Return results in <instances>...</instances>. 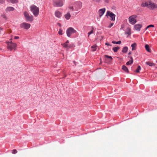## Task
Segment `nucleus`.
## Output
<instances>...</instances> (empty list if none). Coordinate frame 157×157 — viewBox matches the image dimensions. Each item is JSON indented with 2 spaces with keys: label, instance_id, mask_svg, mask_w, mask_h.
Returning a JSON list of instances; mask_svg holds the SVG:
<instances>
[{
  "label": "nucleus",
  "instance_id": "nucleus-1",
  "mask_svg": "<svg viewBox=\"0 0 157 157\" xmlns=\"http://www.w3.org/2000/svg\"><path fill=\"white\" fill-rule=\"evenodd\" d=\"M82 2L80 1L74 2L73 6H69V9L72 11L77 12L78 13L79 10L82 8Z\"/></svg>",
  "mask_w": 157,
  "mask_h": 157
},
{
  "label": "nucleus",
  "instance_id": "nucleus-2",
  "mask_svg": "<svg viewBox=\"0 0 157 157\" xmlns=\"http://www.w3.org/2000/svg\"><path fill=\"white\" fill-rule=\"evenodd\" d=\"M31 11L33 13L35 17H37L39 13V10L38 7L34 5H32L30 7Z\"/></svg>",
  "mask_w": 157,
  "mask_h": 157
},
{
  "label": "nucleus",
  "instance_id": "nucleus-3",
  "mask_svg": "<svg viewBox=\"0 0 157 157\" xmlns=\"http://www.w3.org/2000/svg\"><path fill=\"white\" fill-rule=\"evenodd\" d=\"M64 0H52V5L55 7H60L64 4Z\"/></svg>",
  "mask_w": 157,
  "mask_h": 157
},
{
  "label": "nucleus",
  "instance_id": "nucleus-4",
  "mask_svg": "<svg viewBox=\"0 0 157 157\" xmlns=\"http://www.w3.org/2000/svg\"><path fill=\"white\" fill-rule=\"evenodd\" d=\"M6 43L7 44V48L8 49L10 50L13 49L16 50L17 46V44H16L13 43L11 40V42L7 41Z\"/></svg>",
  "mask_w": 157,
  "mask_h": 157
},
{
  "label": "nucleus",
  "instance_id": "nucleus-5",
  "mask_svg": "<svg viewBox=\"0 0 157 157\" xmlns=\"http://www.w3.org/2000/svg\"><path fill=\"white\" fill-rule=\"evenodd\" d=\"M24 15L26 21L32 22L33 21L34 18L33 16L30 15L27 11H25L24 12Z\"/></svg>",
  "mask_w": 157,
  "mask_h": 157
},
{
  "label": "nucleus",
  "instance_id": "nucleus-6",
  "mask_svg": "<svg viewBox=\"0 0 157 157\" xmlns=\"http://www.w3.org/2000/svg\"><path fill=\"white\" fill-rule=\"evenodd\" d=\"M137 16L136 15H133L128 17V21L132 25L135 24L137 22L136 18Z\"/></svg>",
  "mask_w": 157,
  "mask_h": 157
},
{
  "label": "nucleus",
  "instance_id": "nucleus-7",
  "mask_svg": "<svg viewBox=\"0 0 157 157\" xmlns=\"http://www.w3.org/2000/svg\"><path fill=\"white\" fill-rule=\"evenodd\" d=\"M76 31L72 27L68 28L66 30V34L67 36L70 37L73 33H76Z\"/></svg>",
  "mask_w": 157,
  "mask_h": 157
},
{
  "label": "nucleus",
  "instance_id": "nucleus-8",
  "mask_svg": "<svg viewBox=\"0 0 157 157\" xmlns=\"http://www.w3.org/2000/svg\"><path fill=\"white\" fill-rule=\"evenodd\" d=\"M30 26L31 25L30 24L26 22H23L20 25L21 28L26 29H29Z\"/></svg>",
  "mask_w": 157,
  "mask_h": 157
},
{
  "label": "nucleus",
  "instance_id": "nucleus-9",
  "mask_svg": "<svg viewBox=\"0 0 157 157\" xmlns=\"http://www.w3.org/2000/svg\"><path fill=\"white\" fill-rule=\"evenodd\" d=\"M108 16L110 17L111 20L114 21L115 20V15L112 12L109 11H107L106 13V16L107 17Z\"/></svg>",
  "mask_w": 157,
  "mask_h": 157
},
{
  "label": "nucleus",
  "instance_id": "nucleus-10",
  "mask_svg": "<svg viewBox=\"0 0 157 157\" xmlns=\"http://www.w3.org/2000/svg\"><path fill=\"white\" fill-rule=\"evenodd\" d=\"M148 8L151 9H154L157 7V5L154 3L149 2Z\"/></svg>",
  "mask_w": 157,
  "mask_h": 157
},
{
  "label": "nucleus",
  "instance_id": "nucleus-11",
  "mask_svg": "<svg viewBox=\"0 0 157 157\" xmlns=\"http://www.w3.org/2000/svg\"><path fill=\"white\" fill-rule=\"evenodd\" d=\"M104 57L105 58V60L106 63H110L112 61V58L110 56H109L106 55H105L104 56Z\"/></svg>",
  "mask_w": 157,
  "mask_h": 157
},
{
  "label": "nucleus",
  "instance_id": "nucleus-12",
  "mask_svg": "<svg viewBox=\"0 0 157 157\" xmlns=\"http://www.w3.org/2000/svg\"><path fill=\"white\" fill-rule=\"evenodd\" d=\"M69 41L68 40H67L65 43L62 44L61 45L64 48H66L67 49H68L69 48Z\"/></svg>",
  "mask_w": 157,
  "mask_h": 157
},
{
  "label": "nucleus",
  "instance_id": "nucleus-13",
  "mask_svg": "<svg viewBox=\"0 0 157 157\" xmlns=\"http://www.w3.org/2000/svg\"><path fill=\"white\" fill-rule=\"evenodd\" d=\"M105 11V8L100 9L98 11L99 15L100 17H101L104 14Z\"/></svg>",
  "mask_w": 157,
  "mask_h": 157
},
{
  "label": "nucleus",
  "instance_id": "nucleus-14",
  "mask_svg": "<svg viewBox=\"0 0 157 157\" xmlns=\"http://www.w3.org/2000/svg\"><path fill=\"white\" fill-rule=\"evenodd\" d=\"M142 25L141 24H136L134 25V28L135 30L138 31H140Z\"/></svg>",
  "mask_w": 157,
  "mask_h": 157
},
{
  "label": "nucleus",
  "instance_id": "nucleus-15",
  "mask_svg": "<svg viewBox=\"0 0 157 157\" xmlns=\"http://www.w3.org/2000/svg\"><path fill=\"white\" fill-rule=\"evenodd\" d=\"M14 8L12 7H10L9 6L7 7L6 9V12L8 13V12H10V11H14Z\"/></svg>",
  "mask_w": 157,
  "mask_h": 157
},
{
  "label": "nucleus",
  "instance_id": "nucleus-16",
  "mask_svg": "<svg viewBox=\"0 0 157 157\" xmlns=\"http://www.w3.org/2000/svg\"><path fill=\"white\" fill-rule=\"evenodd\" d=\"M55 16L59 18H60L62 16V13L58 11H56L55 13Z\"/></svg>",
  "mask_w": 157,
  "mask_h": 157
},
{
  "label": "nucleus",
  "instance_id": "nucleus-17",
  "mask_svg": "<svg viewBox=\"0 0 157 157\" xmlns=\"http://www.w3.org/2000/svg\"><path fill=\"white\" fill-rule=\"evenodd\" d=\"M122 69L126 73H128L129 72V71L128 68L125 65H123L122 66Z\"/></svg>",
  "mask_w": 157,
  "mask_h": 157
},
{
  "label": "nucleus",
  "instance_id": "nucleus-18",
  "mask_svg": "<svg viewBox=\"0 0 157 157\" xmlns=\"http://www.w3.org/2000/svg\"><path fill=\"white\" fill-rule=\"evenodd\" d=\"M71 17V15L69 12H67L64 15L65 18L67 20L70 19Z\"/></svg>",
  "mask_w": 157,
  "mask_h": 157
},
{
  "label": "nucleus",
  "instance_id": "nucleus-19",
  "mask_svg": "<svg viewBox=\"0 0 157 157\" xmlns=\"http://www.w3.org/2000/svg\"><path fill=\"white\" fill-rule=\"evenodd\" d=\"M125 34H127L128 36L130 35L131 34V29L130 28H127L126 31L125 32Z\"/></svg>",
  "mask_w": 157,
  "mask_h": 157
},
{
  "label": "nucleus",
  "instance_id": "nucleus-20",
  "mask_svg": "<svg viewBox=\"0 0 157 157\" xmlns=\"http://www.w3.org/2000/svg\"><path fill=\"white\" fill-rule=\"evenodd\" d=\"M91 30L90 32H88V36H89L90 35L94 33V27L93 26H92L91 27Z\"/></svg>",
  "mask_w": 157,
  "mask_h": 157
},
{
  "label": "nucleus",
  "instance_id": "nucleus-21",
  "mask_svg": "<svg viewBox=\"0 0 157 157\" xmlns=\"http://www.w3.org/2000/svg\"><path fill=\"white\" fill-rule=\"evenodd\" d=\"M131 60H129L126 63V65H129L132 64L133 62V58L132 57H130Z\"/></svg>",
  "mask_w": 157,
  "mask_h": 157
},
{
  "label": "nucleus",
  "instance_id": "nucleus-22",
  "mask_svg": "<svg viewBox=\"0 0 157 157\" xmlns=\"http://www.w3.org/2000/svg\"><path fill=\"white\" fill-rule=\"evenodd\" d=\"M136 44L135 43H134L131 45L132 50H136Z\"/></svg>",
  "mask_w": 157,
  "mask_h": 157
},
{
  "label": "nucleus",
  "instance_id": "nucleus-23",
  "mask_svg": "<svg viewBox=\"0 0 157 157\" xmlns=\"http://www.w3.org/2000/svg\"><path fill=\"white\" fill-rule=\"evenodd\" d=\"M149 2H146L142 4L141 6L143 7H147L148 8Z\"/></svg>",
  "mask_w": 157,
  "mask_h": 157
},
{
  "label": "nucleus",
  "instance_id": "nucleus-24",
  "mask_svg": "<svg viewBox=\"0 0 157 157\" xmlns=\"http://www.w3.org/2000/svg\"><path fill=\"white\" fill-rule=\"evenodd\" d=\"M145 48L146 50L148 52H150L151 50L149 48V46L148 44H146L145 45Z\"/></svg>",
  "mask_w": 157,
  "mask_h": 157
},
{
  "label": "nucleus",
  "instance_id": "nucleus-25",
  "mask_svg": "<svg viewBox=\"0 0 157 157\" xmlns=\"http://www.w3.org/2000/svg\"><path fill=\"white\" fill-rule=\"evenodd\" d=\"M97 46L95 45L92 46L91 47V48L92 49L91 51H95L97 49Z\"/></svg>",
  "mask_w": 157,
  "mask_h": 157
},
{
  "label": "nucleus",
  "instance_id": "nucleus-26",
  "mask_svg": "<svg viewBox=\"0 0 157 157\" xmlns=\"http://www.w3.org/2000/svg\"><path fill=\"white\" fill-rule=\"evenodd\" d=\"M128 50V48L127 47H124L122 50V52L123 53H126Z\"/></svg>",
  "mask_w": 157,
  "mask_h": 157
},
{
  "label": "nucleus",
  "instance_id": "nucleus-27",
  "mask_svg": "<svg viewBox=\"0 0 157 157\" xmlns=\"http://www.w3.org/2000/svg\"><path fill=\"white\" fill-rule=\"evenodd\" d=\"M7 1L13 4L17 3V0H8Z\"/></svg>",
  "mask_w": 157,
  "mask_h": 157
},
{
  "label": "nucleus",
  "instance_id": "nucleus-28",
  "mask_svg": "<svg viewBox=\"0 0 157 157\" xmlns=\"http://www.w3.org/2000/svg\"><path fill=\"white\" fill-rule=\"evenodd\" d=\"M146 63L150 66H152L155 65V64L153 63H151L149 62H146Z\"/></svg>",
  "mask_w": 157,
  "mask_h": 157
},
{
  "label": "nucleus",
  "instance_id": "nucleus-29",
  "mask_svg": "<svg viewBox=\"0 0 157 157\" xmlns=\"http://www.w3.org/2000/svg\"><path fill=\"white\" fill-rule=\"evenodd\" d=\"M58 34L59 35H62L63 34V30L61 29H60L58 32Z\"/></svg>",
  "mask_w": 157,
  "mask_h": 157
},
{
  "label": "nucleus",
  "instance_id": "nucleus-30",
  "mask_svg": "<svg viewBox=\"0 0 157 157\" xmlns=\"http://www.w3.org/2000/svg\"><path fill=\"white\" fill-rule=\"evenodd\" d=\"M141 70V67L140 66H138V68L136 70V72L137 73H139L140 72V71Z\"/></svg>",
  "mask_w": 157,
  "mask_h": 157
},
{
  "label": "nucleus",
  "instance_id": "nucleus-31",
  "mask_svg": "<svg viewBox=\"0 0 157 157\" xmlns=\"http://www.w3.org/2000/svg\"><path fill=\"white\" fill-rule=\"evenodd\" d=\"M154 25H148V26H147V27H146V29H145V30H147V29H148V28L150 27H154Z\"/></svg>",
  "mask_w": 157,
  "mask_h": 157
},
{
  "label": "nucleus",
  "instance_id": "nucleus-32",
  "mask_svg": "<svg viewBox=\"0 0 157 157\" xmlns=\"http://www.w3.org/2000/svg\"><path fill=\"white\" fill-rule=\"evenodd\" d=\"M69 48H71L72 47H75V45L73 44H71L69 45Z\"/></svg>",
  "mask_w": 157,
  "mask_h": 157
},
{
  "label": "nucleus",
  "instance_id": "nucleus-33",
  "mask_svg": "<svg viewBox=\"0 0 157 157\" xmlns=\"http://www.w3.org/2000/svg\"><path fill=\"white\" fill-rule=\"evenodd\" d=\"M17 152V151L16 149H13L12 151L13 154H15Z\"/></svg>",
  "mask_w": 157,
  "mask_h": 157
},
{
  "label": "nucleus",
  "instance_id": "nucleus-34",
  "mask_svg": "<svg viewBox=\"0 0 157 157\" xmlns=\"http://www.w3.org/2000/svg\"><path fill=\"white\" fill-rule=\"evenodd\" d=\"M113 50L114 52H117L118 50V47H116L113 48Z\"/></svg>",
  "mask_w": 157,
  "mask_h": 157
},
{
  "label": "nucleus",
  "instance_id": "nucleus-35",
  "mask_svg": "<svg viewBox=\"0 0 157 157\" xmlns=\"http://www.w3.org/2000/svg\"><path fill=\"white\" fill-rule=\"evenodd\" d=\"M112 43L114 44H118V41H113L112 42Z\"/></svg>",
  "mask_w": 157,
  "mask_h": 157
},
{
  "label": "nucleus",
  "instance_id": "nucleus-36",
  "mask_svg": "<svg viewBox=\"0 0 157 157\" xmlns=\"http://www.w3.org/2000/svg\"><path fill=\"white\" fill-rule=\"evenodd\" d=\"M19 38V37L18 36H14V39H18Z\"/></svg>",
  "mask_w": 157,
  "mask_h": 157
},
{
  "label": "nucleus",
  "instance_id": "nucleus-37",
  "mask_svg": "<svg viewBox=\"0 0 157 157\" xmlns=\"http://www.w3.org/2000/svg\"><path fill=\"white\" fill-rule=\"evenodd\" d=\"M2 16L3 18H5V19L6 18V15H5V14H3V15H2Z\"/></svg>",
  "mask_w": 157,
  "mask_h": 157
},
{
  "label": "nucleus",
  "instance_id": "nucleus-38",
  "mask_svg": "<svg viewBox=\"0 0 157 157\" xmlns=\"http://www.w3.org/2000/svg\"><path fill=\"white\" fill-rule=\"evenodd\" d=\"M105 44L107 46H111V45L109 44L108 43H105Z\"/></svg>",
  "mask_w": 157,
  "mask_h": 157
},
{
  "label": "nucleus",
  "instance_id": "nucleus-39",
  "mask_svg": "<svg viewBox=\"0 0 157 157\" xmlns=\"http://www.w3.org/2000/svg\"><path fill=\"white\" fill-rule=\"evenodd\" d=\"M4 2V0H0V3H3Z\"/></svg>",
  "mask_w": 157,
  "mask_h": 157
},
{
  "label": "nucleus",
  "instance_id": "nucleus-40",
  "mask_svg": "<svg viewBox=\"0 0 157 157\" xmlns=\"http://www.w3.org/2000/svg\"><path fill=\"white\" fill-rule=\"evenodd\" d=\"M113 25V23H111L110 25L109 26V28L111 27Z\"/></svg>",
  "mask_w": 157,
  "mask_h": 157
},
{
  "label": "nucleus",
  "instance_id": "nucleus-41",
  "mask_svg": "<svg viewBox=\"0 0 157 157\" xmlns=\"http://www.w3.org/2000/svg\"><path fill=\"white\" fill-rule=\"evenodd\" d=\"M121 43V41H118V44H120Z\"/></svg>",
  "mask_w": 157,
  "mask_h": 157
},
{
  "label": "nucleus",
  "instance_id": "nucleus-42",
  "mask_svg": "<svg viewBox=\"0 0 157 157\" xmlns=\"http://www.w3.org/2000/svg\"><path fill=\"white\" fill-rule=\"evenodd\" d=\"M121 28H124V25H121Z\"/></svg>",
  "mask_w": 157,
  "mask_h": 157
},
{
  "label": "nucleus",
  "instance_id": "nucleus-43",
  "mask_svg": "<svg viewBox=\"0 0 157 157\" xmlns=\"http://www.w3.org/2000/svg\"><path fill=\"white\" fill-rule=\"evenodd\" d=\"M58 25H59V26L60 27H61V24H60V23H58Z\"/></svg>",
  "mask_w": 157,
  "mask_h": 157
},
{
  "label": "nucleus",
  "instance_id": "nucleus-44",
  "mask_svg": "<svg viewBox=\"0 0 157 157\" xmlns=\"http://www.w3.org/2000/svg\"><path fill=\"white\" fill-rule=\"evenodd\" d=\"M11 37H12V36H11ZM12 38H11L10 40V42H11V40L12 41Z\"/></svg>",
  "mask_w": 157,
  "mask_h": 157
},
{
  "label": "nucleus",
  "instance_id": "nucleus-45",
  "mask_svg": "<svg viewBox=\"0 0 157 157\" xmlns=\"http://www.w3.org/2000/svg\"><path fill=\"white\" fill-rule=\"evenodd\" d=\"M131 54V52H129L128 53V55H130Z\"/></svg>",
  "mask_w": 157,
  "mask_h": 157
},
{
  "label": "nucleus",
  "instance_id": "nucleus-46",
  "mask_svg": "<svg viewBox=\"0 0 157 157\" xmlns=\"http://www.w3.org/2000/svg\"><path fill=\"white\" fill-rule=\"evenodd\" d=\"M7 1H8V0H7Z\"/></svg>",
  "mask_w": 157,
  "mask_h": 157
},
{
  "label": "nucleus",
  "instance_id": "nucleus-47",
  "mask_svg": "<svg viewBox=\"0 0 157 157\" xmlns=\"http://www.w3.org/2000/svg\"><path fill=\"white\" fill-rule=\"evenodd\" d=\"M156 68H157V67Z\"/></svg>",
  "mask_w": 157,
  "mask_h": 157
}]
</instances>
